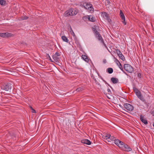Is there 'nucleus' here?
Wrapping results in <instances>:
<instances>
[{
	"label": "nucleus",
	"mask_w": 154,
	"mask_h": 154,
	"mask_svg": "<svg viewBox=\"0 0 154 154\" xmlns=\"http://www.w3.org/2000/svg\"><path fill=\"white\" fill-rule=\"evenodd\" d=\"M92 30L96 38H97L102 43L105 45V44L104 42L103 39L99 32L97 31L95 28H93Z\"/></svg>",
	"instance_id": "obj_1"
},
{
	"label": "nucleus",
	"mask_w": 154,
	"mask_h": 154,
	"mask_svg": "<svg viewBox=\"0 0 154 154\" xmlns=\"http://www.w3.org/2000/svg\"><path fill=\"white\" fill-rule=\"evenodd\" d=\"M134 90L138 98L142 102H145V100L142 96L141 92L136 88H134Z\"/></svg>",
	"instance_id": "obj_2"
},
{
	"label": "nucleus",
	"mask_w": 154,
	"mask_h": 154,
	"mask_svg": "<svg viewBox=\"0 0 154 154\" xmlns=\"http://www.w3.org/2000/svg\"><path fill=\"white\" fill-rule=\"evenodd\" d=\"M83 6L85 8L88 10L90 11H92L94 10L92 5L89 3L85 2L83 4Z\"/></svg>",
	"instance_id": "obj_3"
},
{
	"label": "nucleus",
	"mask_w": 154,
	"mask_h": 154,
	"mask_svg": "<svg viewBox=\"0 0 154 154\" xmlns=\"http://www.w3.org/2000/svg\"><path fill=\"white\" fill-rule=\"evenodd\" d=\"M124 68L125 71L129 73L132 72L134 70L132 67L131 65L128 64H124Z\"/></svg>",
	"instance_id": "obj_4"
},
{
	"label": "nucleus",
	"mask_w": 154,
	"mask_h": 154,
	"mask_svg": "<svg viewBox=\"0 0 154 154\" xmlns=\"http://www.w3.org/2000/svg\"><path fill=\"white\" fill-rule=\"evenodd\" d=\"M10 83H7L5 84L1 88V89L4 90L5 91H9L12 88V86Z\"/></svg>",
	"instance_id": "obj_5"
},
{
	"label": "nucleus",
	"mask_w": 154,
	"mask_h": 154,
	"mask_svg": "<svg viewBox=\"0 0 154 154\" xmlns=\"http://www.w3.org/2000/svg\"><path fill=\"white\" fill-rule=\"evenodd\" d=\"M122 150L126 151H130L131 150V148L128 145H117Z\"/></svg>",
	"instance_id": "obj_6"
},
{
	"label": "nucleus",
	"mask_w": 154,
	"mask_h": 154,
	"mask_svg": "<svg viewBox=\"0 0 154 154\" xmlns=\"http://www.w3.org/2000/svg\"><path fill=\"white\" fill-rule=\"evenodd\" d=\"M119 15L122 20V22L125 25L127 24V22L125 20V15L122 10L120 11Z\"/></svg>",
	"instance_id": "obj_7"
},
{
	"label": "nucleus",
	"mask_w": 154,
	"mask_h": 154,
	"mask_svg": "<svg viewBox=\"0 0 154 154\" xmlns=\"http://www.w3.org/2000/svg\"><path fill=\"white\" fill-rule=\"evenodd\" d=\"M110 134H109L106 133L102 136V138L103 139L106 140V141L108 142H111L112 140L110 137Z\"/></svg>",
	"instance_id": "obj_8"
},
{
	"label": "nucleus",
	"mask_w": 154,
	"mask_h": 154,
	"mask_svg": "<svg viewBox=\"0 0 154 154\" xmlns=\"http://www.w3.org/2000/svg\"><path fill=\"white\" fill-rule=\"evenodd\" d=\"M101 15L104 18L106 19L109 22H110L111 21V20L109 17V15L107 13L102 12L101 14Z\"/></svg>",
	"instance_id": "obj_9"
},
{
	"label": "nucleus",
	"mask_w": 154,
	"mask_h": 154,
	"mask_svg": "<svg viewBox=\"0 0 154 154\" xmlns=\"http://www.w3.org/2000/svg\"><path fill=\"white\" fill-rule=\"evenodd\" d=\"M123 106L128 111H131L133 109V107L130 104L125 103Z\"/></svg>",
	"instance_id": "obj_10"
},
{
	"label": "nucleus",
	"mask_w": 154,
	"mask_h": 154,
	"mask_svg": "<svg viewBox=\"0 0 154 154\" xmlns=\"http://www.w3.org/2000/svg\"><path fill=\"white\" fill-rule=\"evenodd\" d=\"M60 55L59 53L57 52L52 56L55 62H57L59 60V57Z\"/></svg>",
	"instance_id": "obj_11"
},
{
	"label": "nucleus",
	"mask_w": 154,
	"mask_h": 154,
	"mask_svg": "<svg viewBox=\"0 0 154 154\" xmlns=\"http://www.w3.org/2000/svg\"><path fill=\"white\" fill-rule=\"evenodd\" d=\"M70 16H72L76 15L77 13V11L75 9L70 8L69 9Z\"/></svg>",
	"instance_id": "obj_12"
},
{
	"label": "nucleus",
	"mask_w": 154,
	"mask_h": 154,
	"mask_svg": "<svg viewBox=\"0 0 154 154\" xmlns=\"http://www.w3.org/2000/svg\"><path fill=\"white\" fill-rule=\"evenodd\" d=\"M10 36L11 34L8 33H0V37H9Z\"/></svg>",
	"instance_id": "obj_13"
},
{
	"label": "nucleus",
	"mask_w": 154,
	"mask_h": 154,
	"mask_svg": "<svg viewBox=\"0 0 154 154\" xmlns=\"http://www.w3.org/2000/svg\"><path fill=\"white\" fill-rule=\"evenodd\" d=\"M81 142L82 143L85 144H91V142L88 139L82 140H81Z\"/></svg>",
	"instance_id": "obj_14"
},
{
	"label": "nucleus",
	"mask_w": 154,
	"mask_h": 154,
	"mask_svg": "<svg viewBox=\"0 0 154 154\" xmlns=\"http://www.w3.org/2000/svg\"><path fill=\"white\" fill-rule=\"evenodd\" d=\"M140 119L141 121L144 123L146 125L147 124V120L143 119V117L142 115H141L140 116Z\"/></svg>",
	"instance_id": "obj_15"
},
{
	"label": "nucleus",
	"mask_w": 154,
	"mask_h": 154,
	"mask_svg": "<svg viewBox=\"0 0 154 154\" xmlns=\"http://www.w3.org/2000/svg\"><path fill=\"white\" fill-rule=\"evenodd\" d=\"M111 80L113 84L117 83L119 81V80L117 78L114 77L112 78Z\"/></svg>",
	"instance_id": "obj_16"
},
{
	"label": "nucleus",
	"mask_w": 154,
	"mask_h": 154,
	"mask_svg": "<svg viewBox=\"0 0 154 154\" xmlns=\"http://www.w3.org/2000/svg\"><path fill=\"white\" fill-rule=\"evenodd\" d=\"M114 143L115 144H124L123 142L117 139L114 140Z\"/></svg>",
	"instance_id": "obj_17"
},
{
	"label": "nucleus",
	"mask_w": 154,
	"mask_h": 154,
	"mask_svg": "<svg viewBox=\"0 0 154 154\" xmlns=\"http://www.w3.org/2000/svg\"><path fill=\"white\" fill-rule=\"evenodd\" d=\"M82 58L86 62H88V58L87 56L85 55H82Z\"/></svg>",
	"instance_id": "obj_18"
},
{
	"label": "nucleus",
	"mask_w": 154,
	"mask_h": 154,
	"mask_svg": "<svg viewBox=\"0 0 154 154\" xmlns=\"http://www.w3.org/2000/svg\"><path fill=\"white\" fill-rule=\"evenodd\" d=\"M61 38L62 40L66 42H68V40L67 38L65 35H63L61 37Z\"/></svg>",
	"instance_id": "obj_19"
},
{
	"label": "nucleus",
	"mask_w": 154,
	"mask_h": 154,
	"mask_svg": "<svg viewBox=\"0 0 154 154\" xmlns=\"http://www.w3.org/2000/svg\"><path fill=\"white\" fill-rule=\"evenodd\" d=\"M64 15L65 17H67L70 16V13H69V9L66 11L64 14Z\"/></svg>",
	"instance_id": "obj_20"
},
{
	"label": "nucleus",
	"mask_w": 154,
	"mask_h": 154,
	"mask_svg": "<svg viewBox=\"0 0 154 154\" xmlns=\"http://www.w3.org/2000/svg\"><path fill=\"white\" fill-rule=\"evenodd\" d=\"M89 20L92 22H93L95 21V19L94 18L92 17V16H90L88 17Z\"/></svg>",
	"instance_id": "obj_21"
},
{
	"label": "nucleus",
	"mask_w": 154,
	"mask_h": 154,
	"mask_svg": "<svg viewBox=\"0 0 154 154\" xmlns=\"http://www.w3.org/2000/svg\"><path fill=\"white\" fill-rule=\"evenodd\" d=\"M107 71L109 73L111 74L112 73L113 70L112 68H109L107 69Z\"/></svg>",
	"instance_id": "obj_22"
},
{
	"label": "nucleus",
	"mask_w": 154,
	"mask_h": 154,
	"mask_svg": "<svg viewBox=\"0 0 154 154\" xmlns=\"http://www.w3.org/2000/svg\"><path fill=\"white\" fill-rule=\"evenodd\" d=\"M119 57L122 60L125 61V58L124 55L122 54H121L120 56H119Z\"/></svg>",
	"instance_id": "obj_23"
},
{
	"label": "nucleus",
	"mask_w": 154,
	"mask_h": 154,
	"mask_svg": "<svg viewBox=\"0 0 154 154\" xmlns=\"http://www.w3.org/2000/svg\"><path fill=\"white\" fill-rule=\"evenodd\" d=\"M5 3L6 2L5 0H0V4L1 5H4Z\"/></svg>",
	"instance_id": "obj_24"
},
{
	"label": "nucleus",
	"mask_w": 154,
	"mask_h": 154,
	"mask_svg": "<svg viewBox=\"0 0 154 154\" xmlns=\"http://www.w3.org/2000/svg\"><path fill=\"white\" fill-rule=\"evenodd\" d=\"M116 52L119 56H120L121 54H122L121 52L119 49L116 50Z\"/></svg>",
	"instance_id": "obj_25"
},
{
	"label": "nucleus",
	"mask_w": 154,
	"mask_h": 154,
	"mask_svg": "<svg viewBox=\"0 0 154 154\" xmlns=\"http://www.w3.org/2000/svg\"><path fill=\"white\" fill-rule=\"evenodd\" d=\"M115 62L117 64V65H119L120 63V62L116 58H115Z\"/></svg>",
	"instance_id": "obj_26"
},
{
	"label": "nucleus",
	"mask_w": 154,
	"mask_h": 154,
	"mask_svg": "<svg viewBox=\"0 0 154 154\" xmlns=\"http://www.w3.org/2000/svg\"><path fill=\"white\" fill-rule=\"evenodd\" d=\"M118 66H119V69L122 71L123 72H124V70H123V68L122 66V65L121 64V63H120V64H119V65H118Z\"/></svg>",
	"instance_id": "obj_27"
},
{
	"label": "nucleus",
	"mask_w": 154,
	"mask_h": 154,
	"mask_svg": "<svg viewBox=\"0 0 154 154\" xmlns=\"http://www.w3.org/2000/svg\"><path fill=\"white\" fill-rule=\"evenodd\" d=\"M30 108L31 109V110H32V112L34 113H36V111H35V109H34L32 106H30Z\"/></svg>",
	"instance_id": "obj_28"
},
{
	"label": "nucleus",
	"mask_w": 154,
	"mask_h": 154,
	"mask_svg": "<svg viewBox=\"0 0 154 154\" xmlns=\"http://www.w3.org/2000/svg\"><path fill=\"white\" fill-rule=\"evenodd\" d=\"M81 88H77L76 90V91H77V92L81 90Z\"/></svg>",
	"instance_id": "obj_29"
},
{
	"label": "nucleus",
	"mask_w": 154,
	"mask_h": 154,
	"mask_svg": "<svg viewBox=\"0 0 154 154\" xmlns=\"http://www.w3.org/2000/svg\"><path fill=\"white\" fill-rule=\"evenodd\" d=\"M110 137L111 138L110 139H111V140H112V141H113V140L114 141V140L115 139L114 137L113 136H111V135H110Z\"/></svg>",
	"instance_id": "obj_30"
},
{
	"label": "nucleus",
	"mask_w": 154,
	"mask_h": 154,
	"mask_svg": "<svg viewBox=\"0 0 154 154\" xmlns=\"http://www.w3.org/2000/svg\"><path fill=\"white\" fill-rule=\"evenodd\" d=\"M72 30V32L71 33H72V35L74 36H75V33H74V32H73V31L72 30Z\"/></svg>",
	"instance_id": "obj_31"
},
{
	"label": "nucleus",
	"mask_w": 154,
	"mask_h": 154,
	"mask_svg": "<svg viewBox=\"0 0 154 154\" xmlns=\"http://www.w3.org/2000/svg\"><path fill=\"white\" fill-rule=\"evenodd\" d=\"M138 77L140 78H141V74L140 73H138Z\"/></svg>",
	"instance_id": "obj_32"
},
{
	"label": "nucleus",
	"mask_w": 154,
	"mask_h": 154,
	"mask_svg": "<svg viewBox=\"0 0 154 154\" xmlns=\"http://www.w3.org/2000/svg\"><path fill=\"white\" fill-rule=\"evenodd\" d=\"M28 17H24V18H23L22 19L23 20H26L27 19Z\"/></svg>",
	"instance_id": "obj_33"
},
{
	"label": "nucleus",
	"mask_w": 154,
	"mask_h": 154,
	"mask_svg": "<svg viewBox=\"0 0 154 154\" xmlns=\"http://www.w3.org/2000/svg\"><path fill=\"white\" fill-rule=\"evenodd\" d=\"M107 91H108V92H110V89H107Z\"/></svg>",
	"instance_id": "obj_34"
},
{
	"label": "nucleus",
	"mask_w": 154,
	"mask_h": 154,
	"mask_svg": "<svg viewBox=\"0 0 154 154\" xmlns=\"http://www.w3.org/2000/svg\"><path fill=\"white\" fill-rule=\"evenodd\" d=\"M49 58H50V60H51V61H52V60H51V58L49 56Z\"/></svg>",
	"instance_id": "obj_35"
}]
</instances>
